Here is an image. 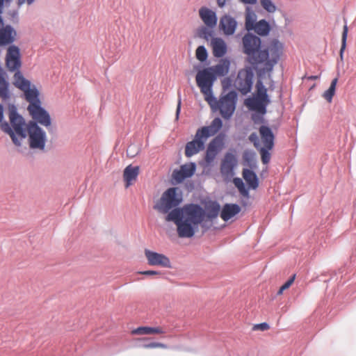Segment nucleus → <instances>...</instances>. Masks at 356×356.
I'll list each match as a JSON object with an SVG mask.
<instances>
[{
  "instance_id": "nucleus-1",
  "label": "nucleus",
  "mask_w": 356,
  "mask_h": 356,
  "mask_svg": "<svg viewBox=\"0 0 356 356\" xmlns=\"http://www.w3.org/2000/svg\"><path fill=\"white\" fill-rule=\"evenodd\" d=\"M183 200V191L179 186H172L167 188L153 206L154 209L166 214V221L173 222L176 225L177 234L181 238H184L189 208L191 206L189 203L180 207Z\"/></svg>"
},
{
  "instance_id": "nucleus-2",
  "label": "nucleus",
  "mask_w": 356,
  "mask_h": 356,
  "mask_svg": "<svg viewBox=\"0 0 356 356\" xmlns=\"http://www.w3.org/2000/svg\"><path fill=\"white\" fill-rule=\"evenodd\" d=\"M261 39L248 33L243 38V52L248 55L252 64L263 63L265 69L270 72L283 54L284 47L277 40H272L265 48L261 47Z\"/></svg>"
},
{
  "instance_id": "nucleus-3",
  "label": "nucleus",
  "mask_w": 356,
  "mask_h": 356,
  "mask_svg": "<svg viewBox=\"0 0 356 356\" xmlns=\"http://www.w3.org/2000/svg\"><path fill=\"white\" fill-rule=\"evenodd\" d=\"M202 204L204 207L199 204L191 203L184 238L193 237L199 226L207 231L211 227L213 220L220 214V204L217 200H205Z\"/></svg>"
},
{
  "instance_id": "nucleus-4",
  "label": "nucleus",
  "mask_w": 356,
  "mask_h": 356,
  "mask_svg": "<svg viewBox=\"0 0 356 356\" xmlns=\"http://www.w3.org/2000/svg\"><path fill=\"white\" fill-rule=\"evenodd\" d=\"M13 79L15 86L24 92L26 101L29 102L27 109L32 118L44 127L50 126V116L40 106L38 90L34 86L31 87V82L24 77L21 72H15Z\"/></svg>"
},
{
  "instance_id": "nucleus-5",
  "label": "nucleus",
  "mask_w": 356,
  "mask_h": 356,
  "mask_svg": "<svg viewBox=\"0 0 356 356\" xmlns=\"http://www.w3.org/2000/svg\"><path fill=\"white\" fill-rule=\"evenodd\" d=\"M230 63L222 59L217 65L200 70L195 76L197 86L203 94L205 101L213 105L216 99L213 95L212 87L217 76H225L229 70Z\"/></svg>"
},
{
  "instance_id": "nucleus-6",
  "label": "nucleus",
  "mask_w": 356,
  "mask_h": 356,
  "mask_svg": "<svg viewBox=\"0 0 356 356\" xmlns=\"http://www.w3.org/2000/svg\"><path fill=\"white\" fill-rule=\"evenodd\" d=\"M222 125L220 118H215L209 126H204L196 131L193 140L188 142L185 146L186 156H193L204 149L207 139L214 136Z\"/></svg>"
},
{
  "instance_id": "nucleus-7",
  "label": "nucleus",
  "mask_w": 356,
  "mask_h": 356,
  "mask_svg": "<svg viewBox=\"0 0 356 356\" xmlns=\"http://www.w3.org/2000/svg\"><path fill=\"white\" fill-rule=\"evenodd\" d=\"M8 111L13 129L9 127L8 123H5L2 127L10 134L13 143L19 145L20 140L25 138L27 135L28 124H26L24 118L17 113V108L14 105H9Z\"/></svg>"
},
{
  "instance_id": "nucleus-8",
  "label": "nucleus",
  "mask_w": 356,
  "mask_h": 356,
  "mask_svg": "<svg viewBox=\"0 0 356 356\" xmlns=\"http://www.w3.org/2000/svg\"><path fill=\"white\" fill-rule=\"evenodd\" d=\"M261 135V141L257 140V136L252 134L250 136V140L254 141V146L259 150L261 156H269L268 151L273 147L274 136L271 129L266 126H261L259 128Z\"/></svg>"
},
{
  "instance_id": "nucleus-9",
  "label": "nucleus",
  "mask_w": 356,
  "mask_h": 356,
  "mask_svg": "<svg viewBox=\"0 0 356 356\" xmlns=\"http://www.w3.org/2000/svg\"><path fill=\"white\" fill-rule=\"evenodd\" d=\"M237 95L236 92L230 91L227 95L222 96L219 101L209 105L212 108H218L222 117L229 119L233 115L236 108Z\"/></svg>"
},
{
  "instance_id": "nucleus-10",
  "label": "nucleus",
  "mask_w": 356,
  "mask_h": 356,
  "mask_svg": "<svg viewBox=\"0 0 356 356\" xmlns=\"http://www.w3.org/2000/svg\"><path fill=\"white\" fill-rule=\"evenodd\" d=\"M254 74L250 67H245L238 71L234 81L235 88L243 95H247L252 89Z\"/></svg>"
},
{
  "instance_id": "nucleus-11",
  "label": "nucleus",
  "mask_w": 356,
  "mask_h": 356,
  "mask_svg": "<svg viewBox=\"0 0 356 356\" xmlns=\"http://www.w3.org/2000/svg\"><path fill=\"white\" fill-rule=\"evenodd\" d=\"M27 133L29 135L30 147L42 149L45 144V133L39 127L36 122H30L28 124Z\"/></svg>"
},
{
  "instance_id": "nucleus-12",
  "label": "nucleus",
  "mask_w": 356,
  "mask_h": 356,
  "mask_svg": "<svg viewBox=\"0 0 356 356\" xmlns=\"http://www.w3.org/2000/svg\"><path fill=\"white\" fill-rule=\"evenodd\" d=\"M6 65L10 72H20L22 66L19 49L15 45L10 46L6 55Z\"/></svg>"
},
{
  "instance_id": "nucleus-13",
  "label": "nucleus",
  "mask_w": 356,
  "mask_h": 356,
  "mask_svg": "<svg viewBox=\"0 0 356 356\" xmlns=\"http://www.w3.org/2000/svg\"><path fill=\"white\" fill-rule=\"evenodd\" d=\"M145 255L147 259L148 264L151 266H158L168 268L172 267L170 259L163 254L145 249Z\"/></svg>"
},
{
  "instance_id": "nucleus-14",
  "label": "nucleus",
  "mask_w": 356,
  "mask_h": 356,
  "mask_svg": "<svg viewBox=\"0 0 356 356\" xmlns=\"http://www.w3.org/2000/svg\"><path fill=\"white\" fill-rule=\"evenodd\" d=\"M238 157H223L220 164V173L227 181L230 180L235 175Z\"/></svg>"
},
{
  "instance_id": "nucleus-15",
  "label": "nucleus",
  "mask_w": 356,
  "mask_h": 356,
  "mask_svg": "<svg viewBox=\"0 0 356 356\" xmlns=\"http://www.w3.org/2000/svg\"><path fill=\"white\" fill-rule=\"evenodd\" d=\"M225 136L219 134L213 138L207 148L206 156H217L225 148Z\"/></svg>"
},
{
  "instance_id": "nucleus-16",
  "label": "nucleus",
  "mask_w": 356,
  "mask_h": 356,
  "mask_svg": "<svg viewBox=\"0 0 356 356\" xmlns=\"http://www.w3.org/2000/svg\"><path fill=\"white\" fill-rule=\"evenodd\" d=\"M241 211V207L236 203H225L220 207V216L225 221L228 222L230 219L238 215Z\"/></svg>"
},
{
  "instance_id": "nucleus-17",
  "label": "nucleus",
  "mask_w": 356,
  "mask_h": 356,
  "mask_svg": "<svg viewBox=\"0 0 356 356\" xmlns=\"http://www.w3.org/2000/svg\"><path fill=\"white\" fill-rule=\"evenodd\" d=\"M16 36L17 32L10 25L3 26L0 29V47L12 44Z\"/></svg>"
},
{
  "instance_id": "nucleus-18",
  "label": "nucleus",
  "mask_w": 356,
  "mask_h": 356,
  "mask_svg": "<svg viewBox=\"0 0 356 356\" xmlns=\"http://www.w3.org/2000/svg\"><path fill=\"white\" fill-rule=\"evenodd\" d=\"M139 166L127 165L123 171V180L125 188L130 187L139 175Z\"/></svg>"
},
{
  "instance_id": "nucleus-19",
  "label": "nucleus",
  "mask_w": 356,
  "mask_h": 356,
  "mask_svg": "<svg viewBox=\"0 0 356 356\" xmlns=\"http://www.w3.org/2000/svg\"><path fill=\"white\" fill-rule=\"evenodd\" d=\"M199 15L204 24L209 28H213L217 23V17L213 10L207 8L202 7L199 10Z\"/></svg>"
},
{
  "instance_id": "nucleus-20",
  "label": "nucleus",
  "mask_w": 356,
  "mask_h": 356,
  "mask_svg": "<svg viewBox=\"0 0 356 356\" xmlns=\"http://www.w3.org/2000/svg\"><path fill=\"white\" fill-rule=\"evenodd\" d=\"M242 177L245 184L250 187L252 186L257 189L259 186V178L255 171L248 168H243L242 170Z\"/></svg>"
},
{
  "instance_id": "nucleus-21",
  "label": "nucleus",
  "mask_w": 356,
  "mask_h": 356,
  "mask_svg": "<svg viewBox=\"0 0 356 356\" xmlns=\"http://www.w3.org/2000/svg\"><path fill=\"white\" fill-rule=\"evenodd\" d=\"M149 339H150V338H149V337L138 338V339H136L134 346L136 347V348H147V349L156 348H168L167 344L160 343V342H156V341L149 342L148 341Z\"/></svg>"
},
{
  "instance_id": "nucleus-22",
  "label": "nucleus",
  "mask_w": 356,
  "mask_h": 356,
  "mask_svg": "<svg viewBox=\"0 0 356 356\" xmlns=\"http://www.w3.org/2000/svg\"><path fill=\"white\" fill-rule=\"evenodd\" d=\"M211 45L213 54L215 57H222L227 52V45L225 41L219 38H214L211 40Z\"/></svg>"
},
{
  "instance_id": "nucleus-23",
  "label": "nucleus",
  "mask_w": 356,
  "mask_h": 356,
  "mask_svg": "<svg viewBox=\"0 0 356 356\" xmlns=\"http://www.w3.org/2000/svg\"><path fill=\"white\" fill-rule=\"evenodd\" d=\"M236 27V22L229 16H224L220 19V28L226 35H232Z\"/></svg>"
},
{
  "instance_id": "nucleus-24",
  "label": "nucleus",
  "mask_w": 356,
  "mask_h": 356,
  "mask_svg": "<svg viewBox=\"0 0 356 356\" xmlns=\"http://www.w3.org/2000/svg\"><path fill=\"white\" fill-rule=\"evenodd\" d=\"M269 102V100H264L255 97L252 99H248L245 104L252 110L264 113L266 112V107Z\"/></svg>"
},
{
  "instance_id": "nucleus-25",
  "label": "nucleus",
  "mask_w": 356,
  "mask_h": 356,
  "mask_svg": "<svg viewBox=\"0 0 356 356\" xmlns=\"http://www.w3.org/2000/svg\"><path fill=\"white\" fill-rule=\"evenodd\" d=\"M165 332L160 327L139 326L131 331L132 335H150L163 334Z\"/></svg>"
},
{
  "instance_id": "nucleus-26",
  "label": "nucleus",
  "mask_w": 356,
  "mask_h": 356,
  "mask_svg": "<svg viewBox=\"0 0 356 356\" xmlns=\"http://www.w3.org/2000/svg\"><path fill=\"white\" fill-rule=\"evenodd\" d=\"M253 30L260 35H266L270 31V26L266 20L261 19L256 23Z\"/></svg>"
},
{
  "instance_id": "nucleus-27",
  "label": "nucleus",
  "mask_w": 356,
  "mask_h": 356,
  "mask_svg": "<svg viewBox=\"0 0 356 356\" xmlns=\"http://www.w3.org/2000/svg\"><path fill=\"white\" fill-rule=\"evenodd\" d=\"M196 168V163L193 162L181 165L179 169L186 178L188 179L191 177L195 173Z\"/></svg>"
},
{
  "instance_id": "nucleus-28",
  "label": "nucleus",
  "mask_w": 356,
  "mask_h": 356,
  "mask_svg": "<svg viewBox=\"0 0 356 356\" xmlns=\"http://www.w3.org/2000/svg\"><path fill=\"white\" fill-rule=\"evenodd\" d=\"M186 179V177L184 175L180 169L177 168L172 171L170 183L172 185L175 186L179 184L183 183Z\"/></svg>"
},
{
  "instance_id": "nucleus-29",
  "label": "nucleus",
  "mask_w": 356,
  "mask_h": 356,
  "mask_svg": "<svg viewBox=\"0 0 356 356\" xmlns=\"http://www.w3.org/2000/svg\"><path fill=\"white\" fill-rule=\"evenodd\" d=\"M256 15L253 12H250L249 9L247 10L245 16V28L247 30H253L256 24Z\"/></svg>"
},
{
  "instance_id": "nucleus-30",
  "label": "nucleus",
  "mask_w": 356,
  "mask_h": 356,
  "mask_svg": "<svg viewBox=\"0 0 356 356\" xmlns=\"http://www.w3.org/2000/svg\"><path fill=\"white\" fill-rule=\"evenodd\" d=\"M257 95L256 97L264 100H269L267 95V90L261 81L258 80L256 84Z\"/></svg>"
},
{
  "instance_id": "nucleus-31",
  "label": "nucleus",
  "mask_w": 356,
  "mask_h": 356,
  "mask_svg": "<svg viewBox=\"0 0 356 356\" xmlns=\"http://www.w3.org/2000/svg\"><path fill=\"white\" fill-rule=\"evenodd\" d=\"M337 81H338V79L337 78H335L334 79L332 82H331V84H330V88H328V90H327L324 94H323V97L328 102H332V97L334 95V93H335V90H336V86H337Z\"/></svg>"
},
{
  "instance_id": "nucleus-32",
  "label": "nucleus",
  "mask_w": 356,
  "mask_h": 356,
  "mask_svg": "<svg viewBox=\"0 0 356 356\" xmlns=\"http://www.w3.org/2000/svg\"><path fill=\"white\" fill-rule=\"evenodd\" d=\"M8 83L6 79L0 75V97L6 99L9 97Z\"/></svg>"
},
{
  "instance_id": "nucleus-33",
  "label": "nucleus",
  "mask_w": 356,
  "mask_h": 356,
  "mask_svg": "<svg viewBox=\"0 0 356 356\" xmlns=\"http://www.w3.org/2000/svg\"><path fill=\"white\" fill-rule=\"evenodd\" d=\"M243 163L245 166V168H248V169H251L256 172L258 168L256 157H243Z\"/></svg>"
},
{
  "instance_id": "nucleus-34",
  "label": "nucleus",
  "mask_w": 356,
  "mask_h": 356,
  "mask_svg": "<svg viewBox=\"0 0 356 356\" xmlns=\"http://www.w3.org/2000/svg\"><path fill=\"white\" fill-rule=\"evenodd\" d=\"M348 31V26L346 24H345L343 26V32H342V35H341V46L340 52H339L340 58L341 60L343 59V52L346 47Z\"/></svg>"
},
{
  "instance_id": "nucleus-35",
  "label": "nucleus",
  "mask_w": 356,
  "mask_h": 356,
  "mask_svg": "<svg viewBox=\"0 0 356 356\" xmlns=\"http://www.w3.org/2000/svg\"><path fill=\"white\" fill-rule=\"evenodd\" d=\"M196 58L201 62L207 60L208 54L206 48L204 46H199L195 51Z\"/></svg>"
},
{
  "instance_id": "nucleus-36",
  "label": "nucleus",
  "mask_w": 356,
  "mask_h": 356,
  "mask_svg": "<svg viewBox=\"0 0 356 356\" xmlns=\"http://www.w3.org/2000/svg\"><path fill=\"white\" fill-rule=\"evenodd\" d=\"M296 275L293 274L279 289L277 294L281 295L284 292V290L289 289L292 284L294 282V280L296 279Z\"/></svg>"
},
{
  "instance_id": "nucleus-37",
  "label": "nucleus",
  "mask_w": 356,
  "mask_h": 356,
  "mask_svg": "<svg viewBox=\"0 0 356 356\" xmlns=\"http://www.w3.org/2000/svg\"><path fill=\"white\" fill-rule=\"evenodd\" d=\"M260 3L263 8L268 13H274L276 10V6L271 0H261Z\"/></svg>"
},
{
  "instance_id": "nucleus-38",
  "label": "nucleus",
  "mask_w": 356,
  "mask_h": 356,
  "mask_svg": "<svg viewBox=\"0 0 356 356\" xmlns=\"http://www.w3.org/2000/svg\"><path fill=\"white\" fill-rule=\"evenodd\" d=\"M250 190H257L254 187L251 186L250 187L246 184L241 186V188L238 187V191L241 195L245 198H249L250 197Z\"/></svg>"
},
{
  "instance_id": "nucleus-39",
  "label": "nucleus",
  "mask_w": 356,
  "mask_h": 356,
  "mask_svg": "<svg viewBox=\"0 0 356 356\" xmlns=\"http://www.w3.org/2000/svg\"><path fill=\"white\" fill-rule=\"evenodd\" d=\"M270 328V325L268 323L263 322L260 323H257L254 325L252 330H261L266 331Z\"/></svg>"
},
{
  "instance_id": "nucleus-40",
  "label": "nucleus",
  "mask_w": 356,
  "mask_h": 356,
  "mask_svg": "<svg viewBox=\"0 0 356 356\" xmlns=\"http://www.w3.org/2000/svg\"><path fill=\"white\" fill-rule=\"evenodd\" d=\"M184 186L187 191L191 193L195 189V182L192 180H186V181L184 183Z\"/></svg>"
},
{
  "instance_id": "nucleus-41",
  "label": "nucleus",
  "mask_w": 356,
  "mask_h": 356,
  "mask_svg": "<svg viewBox=\"0 0 356 356\" xmlns=\"http://www.w3.org/2000/svg\"><path fill=\"white\" fill-rule=\"evenodd\" d=\"M200 33L206 40H208L212 35L211 31L209 30L207 27H202L200 30Z\"/></svg>"
},
{
  "instance_id": "nucleus-42",
  "label": "nucleus",
  "mask_w": 356,
  "mask_h": 356,
  "mask_svg": "<svg viewBox=\"0 0 356 356\" xmlns=\"http://www.w3.org/2000/svg\"><path fill=\"white\" fill-rule=\"evenodd\" d=\"M243 179H241L240 177H234L233 179V182L236 186V188L238 189V187L241 188L243 185L245 184V183L243 182Z\"/></svg>"
},
{
  "instance_id": "nucleus-43",
  "label": "nucleus",
  "mask_w": 356,
  "mask_h": 356,
  "mask_svg": "<svg viewBox=\"0 0 356 356\" xmlns=\"http://www.w3.org/2000/svg\"><path fill=\"white\" fill-rule=\"evenodd\" d=\"M140 273L142 275H147V276L156 275L161 274V273L159 271L153 270L141 271V272H140Z\"/></svg>"
},
{
  "instance_id": "nucleus-44",
  "label": "nucleus",
  "mask_w": 356,
  "mask_h": 356,
  "mask_svg": "<svg viewBox=\"0 0 356 356\" xmlns=\"http://www.w3.org/2000/svg\"><path fill=\"white\" fill-rule=\"evenodd\" d=\"M35 1V0H17V4L19 7L22 6L25 3L28 5H31Z\"/></svg>"
},
{
  "instance_id": "nucleus-45",
  "label": "nucleus",
  "mask_w": 356,
  "mask_h": 356,
  "mask_svg": "<svg viewBox=\"0 0 356 356\" xmlns=\"http://www.w3.org/2000/svg\"><path fill=\"white\" fill-rule=\"evenodd\" d=\"M261 159L264 165H268L270 161L271 157H261Z\"/></svg>"
},
{
  "instance_id": "nucleus-46",
  "label": "nucleus",
  "mask_w": 356,
  "mask_h": 356,
  "mask_svg": "<svg viewBox=\"0 0 356 356\" xmlns=\"http://www.w3.org/2000/svg\"><path fill=\"white\" fill-rule=\"evenodd\" d=\"M240 1L246 4H255L257 3V0H240Z\"/></svg>"
},
{
  "instance_id": "nucleus-47",
  "label": "nucleus",
  "mask_w": 356,
  "mask_h": 356,
  "mask_svg": "<svg viewBox=\"0 0 356 356\" xmlns=\"http://www.w3.org/2000/svg\"><path fill=\"white\" fill-rule=\"evenodd\" d=\"M227 2V0H217L218 6L220 8H222Z\"/></svg>"
},
{
  "instance_id": "nucleus-48",
  "label": "nucleus",
  "mask_w": 356,
  "mask_h": 356,
  "mask_svg": "<svg viewBox=\"0 0 356 356\" xmlns=\"http://www.w3.org/2000/svg\"><path fill=\"white\" fill-rule=\"evenodd\" d=\"M180 109H181V100L179 99V102H178V104H177V111H176L177 118H178V117H179Z\"/></svg>"
},
{
  "instance_id": "nucleus-49",
  "label": "nucleus",
  "mask_w": 356,
  "mask_h": 356,
  "mask_svg": "<svg viewBox=\"0 0 356 356\" xmlns=\"http://www.w3.org/2000/svg\"><path fill=\"white\" fill-rule=\"evenodd\" d=\"M204 158L207 163H210L212 161H213L214 159H217L218 157H204Z\"/></svg>"
},
{
  "instance_id": "nucleus-50",
  "label": "nucleus",
  "mask_w": 356,
  "mask_h": 356,
  "mask_svg": "<svg viewBox=\"0 0 356 356\" xmlns=\"http://www.w3.org/2000/svg\"><path fill=\"white\" fill-rule=\"evenodd\" d=\"M3 118V107L1 105H0V122L1 121Z\"/></svg>"
},
{
  "instance_id": "nucleus-51",
  "label": "nucleus",
  "mask_w": 356,
  "mask_h": 356,
  "mask_svg": "<svg viewBox=\"0 0 356 356\" xmlns=\"http://www.w3.org/2000/svg\"><path fill=\"white\" fill-rule=\"evenodd\" d=\"M268 172V167L266 166L265 168H264L260 174L261 177L264 175V173Z\"/></svg>"
},
{
  "instance_id": "nucleus-52",
  "label": "nucleus",
  "mask_w": 356,
  "mask_h": 356,
  "mask_svg": "<svg viewBox=\"0 0 356 356\" xmlns=\"http://www.w3.org/2000/svg\"><path fill=\"white\" fill-rule=\"evenodd\" d=\"M318 79V76H311L309 77V79H311V80H315V79Z\"/></svg>"
},
{
  "instance_id": "nucleus-53",
  "label": "nucleus",
  "mask_w": 356,
  "mask_h": 356,
  "mask_svg": "<svg viewBox=\"0 0 356 356\" xmlns=\"http://www.w3.org/2000/svg\"><path fill=\"white\" fill-rule=\"evenodd\" d=\"M3 19H2V17L0 16V28H1V26H3Z\"/></svg>"
},
{
  "instance_id": "nucleus-54",
  "label": "nucleus",
  "mask_w": 356,
  "mask_h": 356,
  "mask_svg": "<svg viewBox=\"0 0 356 356\" xmlns=\"http://www.w3.org/2000/svg\"><path fill=\"white\" fill-rule=\"evenodd\" d=\"M244 156H248V153L245 152L244 154H243Z\"/></svg>"
},
{
  "instance_id": "nucleus-55",
  "label": "nucleus",
  "mask_w": 356,
  "mask_h": 356,
  "mask_svg": "<svg viewBox=\"0 0 356 356\" xmlns=\"http://www.w3.org/2000/svg\"><path fill=\"white\" fill-rule=\"evenodd\" d=\"M243 206H246V202H243Z\"/></svg>"
},
{
  "instance_id": "nucleus-56",
  "label": "nucleus",
  "mask_w": 356,
  "mask_h": 356,
  "mask_svg": "<svg viewBox=\"0 0 356 356\" xmlns=\"http://www.w3.org/2000/svg\"><path fill=\"white\" fill-rule=\"evenodd\" d=\"M225 156H232V155H231V154H229V153H228V154H227Z\"/></svg>"
},
{
  "instance_id": "nucleus-57",
  "label": "nucleus",
  "mask_w": 356,
  "mask_h": 356,
  "mask_svg": "<svg viewBox=\"0 0 356 356\" xmlns=\"http://www.w3.org/2000/svg\"><path fill=\"white\" fill-rule=\"evenodd\" d=\"M329 281H330V280H325L324 282H329Z\"/></svg>"
}]
</instances>
